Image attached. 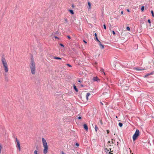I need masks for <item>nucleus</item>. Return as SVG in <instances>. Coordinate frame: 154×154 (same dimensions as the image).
<instances>
[{
    "label": "nucleus",
    "instance_id": "1",
    "mask_svg": "<svg viewBox=\"0 0 154 154\" xmlns=\"http://www.w3.org/2000/svg\"><path fill=\"white\" fill-rule=\"evenodd\" d=\"M30 70L33 75L35 74L36 72V67L35 63L33 59H31L29 64Z\"/></svg>",
    "mask_w": 154,
    "mask_h": 154
},
{
    "label": "nucleus",
    "instance_id": "2",
    "mask_svg": "<svg viewBox=\"0 0 154 154\" xmlns=\"http://www.w3.org/2000/svg\"><path fill=\"white\" fill-rule=\"evenodd\" d=\"M2 62L5 72L6 73L8 71V68L7 62L5 58H2Z\"/></svg>",
    "mask_w": 154,
    "mask_h": 154
},
{
    "label": "nucleus",
    "instance_id": "3",
    "mask_svg": "<svg viewBox=\"0 0 154 154\" xmlns=\"http://www.w3.org/2000/svg\"><path fill=\"white\" fill-rule=\"evenodd\" d=\"M42 142L44 149L43 150V152L44 154H46L48 152V146L46 140L44 138H42Z\"/></svg>",
    "mask_w": 154,
    "mask_h": 154
},
{
    "label": "nucleus",
    "instance_id": "4",
    "mask_svg": "<svg viewBox=\"0 0 154 154\" xmlns=\"http://www.w3.org/2000/svg\"><path fill=\"white\" fill-rule=\"evenodd\" d=\"M139 131L138 129L136 130L133 136V139L135 141L139 135Z\"/></svg>",
    "mask_w": 154,
    "mask_h": 154
},
{
    "label": "nucleus",
    "instance_id": "5",
    "mask_svg": "<svg viewBox=\"0 0 154 154\" xmlns=\"http://www.w3.org/2000/svg\"><path fill=\"white\" fill-rule=\"evenodd\" d=\"M16 140L17 142V146L18 147V149L19 151H20V145L19 141L17 139V138H16Z\"/></svg>",
    "mask_w": 154,
    "mask_h": 154
},
{
    "label": "nucleus",
    "instance_id": "6",
    "mask_svg": "<svg viewBox=\"0 0 154 154\" xmlns=\"http://www.w3.org/2000/svg\"><path fill=\"white\" fill-rule=\"evenodd\" d=\"M93 80L94 82L97 81L98 82L100 81V79L97 77H94Z\"/></svg>",
    "mask_w": 154,
    "mask_h": 154
},
{
    "label": "nucleus",
    "instance_id": "7",
    "mask_svg": "<svg viewBox=\"0 0 154 154\" xmlns=\"http://www.w3.org/2000/svg\"><path fill=\"white\" fill-rule=\"evenodd\" d=\"M99 45L100 46V48L102 49H103L104 48V46L103 45L101 44L100 42H99Z\"/></svg>",
    "mask_w": 154,
    "mask_h": 154
},
{
    "label": "nucleus",
    "instance_id": "8",
    "mask_svg": "<svg viewBox=\"0 0 154 154\" xmlns=\"http://www.w3.org/2000/svg\"><path fill=\"white\" fill-rule=\"evenodd\" d=\"M154 74V72H151L150 73H148L147 74H146L145 76V77H147V76H148L149 75H153V74Z\"/></svg>",
    "mask_w": 154,
    "mask_h": 154
},
{
    "label": "nucleus",
    "instance_id": "9",
    "mask_svg": "<svg viewBox=\"0 0 154 154\" xmlns=\"http://www.w3.org/2000/svg\"><path fill=\"white\" fill-rule=\"evenodd\" d=\"M135 69L138 71H142L144 70L142 68H135Z\"/></svg>",
    "mask_w": 154,
    "mask_h": 154
},
{
    "label": "nucleus",
    "instance_id": "10",
    "mask_svg": "<svg viewBox=\"0 0 154 154\" xmlns=\"http://www.w3.org/2000/svg\"><path fill=\"white\" fill-rule=\"evenodd\" d=\"M84 128H85V129L86 130V131H88V127L87 126V125L85 124H84Z\"/></svg>",
    "mask_w": 154,
    "mask_h": 154
},
{
    "label": "nucleus",
    "instance_id": "11",
    "mask_svg": "<svg viewBox=\"0 0 154 154\" xmlns=\"http://www.w3.org/2000/svg\"><path fill=\"white\" fill-rule=\"evenodd\" d=\"M60 45L63 48H61V49H60L62 51V50H64V45L61 44V43H60Z\"/></svg>",
    "mask_w": 154,
    "mask_h": 154
},
{
    "label": "nucleus",
    "instance_id": "12",
    "mask_svg": "<svg viewBox=\"0 0 154 154\" xmlns=\"http://www.w3.org/2000/svg\"><path fill=\"white\" fill-rule=\"evenodd\" d=\"M91 3L89 2H88V5L89 7L88 9H91Z\"/></svg>",
    "mask_w": 154,
    "mask_h": 154
},
{
    "label": "nucleus",
    "instance_id": "13",
    "mask_svg": "<svg viewBox=\"0 0 154 154\" xmlns=\"http://www.w3.org/2000/svg\"><path fill=\"white\" fill-rule=\"evenodd\" d=\"M100 71L101 72L103 73L104 75H105V73L104 71V69L103 68H101L100 69Z\"/></svg>",
    "mask_w": 154,
    "mask_h": 154
},
{
    "label": "nucleus",
    "instance_id": "14",
    "mask_svg": "<svg viewBox=\"0 0 154 154\" xmlns=\"http://www.w3.org/2000/svg\"><path fill=\"white\" fill-rule=\"evenodd\" d=\"M74 88L76 92H78V90L75 85H74Z\"/></svg>",
    "mask_w": 154,
    "mask_h": 154
},
{
    "label": "nucleus",
    "instance_id": "15",
    "mask_svg": "<svg viewBox=\"0 0 154 154\" xmlns=\"http://www.w3.org/2000/svg\"><path fill=\"white\" fill-rule=\"evenodd\" d=\"M69 11L70 12V13H71V14H74V12H73V10H69Z\"/></svg>",
    "mask_w": 154,
    "mask_h": 154
},
{
    "label": "nucleus",
    "instance_id": "16",
    "mask_svg": "<svg viewBox=\"0 0 154 154\" xmlns=\"http://www.w3.org/2000/svg\"><path fill=\"white\" fill-rule=\"evenodd\" d=\"M0 56L2 57V58H4V57H5V55H4V54L3 53L1 54Z\"/></svg>",
    "mask_w": 154,
    "mask_h": 154
},
{
    "label": "nucleus",
    "instance_id": "17",
    "mask_svg": "<svg viewBox=\"0 0 154 154\" xmlns=\"http://www.w3.org/2000/svg\"><path fill=\"white\" fill-rule=\"evenodd\" d=\"M95 131L97 132V130L98 127L96 125L95 126Z\"/></svg>",
    "mask_w": 154,
    "mask_h": 154
},
{
    "label": "nucleus",
    "instance_id": "18",
    "mask_svg": "<svg viewBox=\"0 0 154 154\" xmlns=\"http://www.w3.org/2000/svg\"><path fill=\"white\" fill-rule=\"evenodd\" d=\"M119 126L120 127H122V126L123 125L122 124V123H120V122L119 123Z\"/></svg>",
    "mask_w": 154,
    "mask_h": 154
},
{
    "label": "nucleus",
    "instance_id": "19",
    "mask_svg": "<svg viewBox=\"0 0 154 154\" xmlns=\"http://www.w3.org/2000/svg\"><path fill=\"white\" fill-rule=\"evenodd\" d=\"M151 13H152V16L153 17H154V13H153V11L152 10H151Z\"/></svg>",
    "mask_w": 154,
    "mask_h": 154
},
{
    "label": "nucleus",
    "instance_id": "20",
    "mask_svg": "<svg viewBox=\"0 0 154 154\" xmlns=\"http://www.w3.org/2000/svg\"><path fill=\"white\" fill-rule=\"evenodd\" d=\"M126 29L128 31H130V28L129 26H127L126 27Z\"/></svg>",
    "mask_w": 154,
    "mask_h": 154
},
{
    "label": "nucleus",
    "instance_id": "21",
    "mask_svg": "<svg viewBox=\"0 0 154 154\" xmlns=\"http://www.w3.org/2000/svg\"><path fill=\"white\" fill-rule=\"evenodd\" d=\"M95 40H96L98 42H100V41L98 40V38H97V37H96V38H95Z\"/></svg>",
    "mask_w": 154,
    "mask_h": 154
},
{
    "label": "nucleus",
    "instance_id": "22",
    "mask_svg": "<svg viewBox=\"0 0 154 154\" xmlns=\"http://www.w3.org/2000/svg\"><path fill=\"white\" fill-rule=\"evenodd\" d=\"M91 94L90 93H88L87 94L86 96L89 97V96Z\"/></svg>",
    "mask_w": 154,
    "mask_h": 154
},
{
    "label": "nucleus",
    "instance_id": "23",
    "mask_svg": "<svg viewBox=\"0 0 154 154\" xmlns=\"http://www.w3.org/2000/svg\"><path fill=\"white\" fill-rule=\"evenodd\" d=\"M34 154H38V151H37V150H35L34 151Z\"/></svg>",
    "mask_w": 154,
    "mask_h": 154
},
{
    "label": "nucleus",
    "instance_id": "24",
    "mask_svg": "<svg viewBox=\"0 0 154 154\" xmlns=\"http://www.w3.org/2000/svg\"><path fill=\"white\" fill-rule=\"evenodd\" d=\"M144 10V6H143L142 7H141V10L142 11H143Z\"/></svg>",
    "mask_w": 154,
    "mask_h": 154
},
{
    "label": "nucleus",
    "instance_id": "25",
    "mask_svg": "<svg viewBox=\"0 0 154 154\" xmlns=\"http://www.w3.org/2000/svg\"><path fill=\"white\" fill-rule=\"evenodd\" d=\"M103 26L104 29H106V25L105 24H104Z\"/></svg>",
    "mask_w": 154,
    "mask_h": 154
},
{
    "label": "nucleus",
    "instance_id": "26",
    "mask_svg": "<svg viewBox=\"0 0 154 154\" xmlns=\"http://www.w3.org/2000/svg\"><path fill=\"white\" fill-rule=\"evenodd\" d=\"M112 33H113V34L114 35H115L116 33H115V31H112Z\"/></svg>",
    "mask_w": 154,
    "mask_h": 154
},
{
    "label": "nucleus",
    "instance_id": "27",
    "mask_svg": "<svg viewBox=\"0 0 154 154\" xmlns=\"http://www.w3.org/2000/svg\"><path fill=\"white\" fill-rule=\"evenodd\" d=\"M79 145V144L78 143H77L75 144V146H78Z\"/></svg>",
    "mask_w": 154,
    "mask_h": 154
},
{
    "label": "nucleus",
    "instance_id": "28",
    "mask_svg": "<svg viewBox=\"0 0 154 154\" xmlns=\"http://www.w3.org/2000/svg\"><path fill=\"white\" fill-rule=\"evenodd\" d=\"M77 118L79 119H82V117L81 116H79Z\"/></svg>",
    "mask_w": 154,
    "mask_h": 154
},
{
    "label": "nucleus",
    "instance_id": "29",
    "mask_svg": "<svg viewBox=\"0 0 154 154\" xmlns=\"http://www.w3.org/2000/svg\"><path fill=\"white\" fill-rule=\"evenodd\" d=\"M148 22L149 23H151V21H150V20H149V19L148 20Z\"/></svg>",
    "mask_w": 154,
    "mask_h": 154
},
{
    "label": "nucleus",
    "instance_id": "30",
    "mask_svg": "<svg viewBox=\"0 0 154 154\" xmlns=\"http://www.w3.org/2000/svg\"><path fill=\"white\" fill-rule=\"evenodd\" d=\"M94 35H95V38H96V37H97V34L96 33H95L94 34Z\"/></svg>",
    "mask_w": 154,
    "mask_h": 154
},
{
    "label": "nucleus",
    "instance_id": "31",
    "mask_svg": "<svg viewBox=\"0 0 154 154\" xmlns=\"http://www.w3.org/2000/svg\"><path fill=\"white\" fill-rule=\"evenodd\" d=\"M54 37L55 38L59 39L57 37V36H54Z\"/></svg>",
    "mask_w": 154,
    "mask_h": 154
},
{
    "label": "nucleus",
    "instance_id": "32",
    "mask_svg": "<svg viewBox=\"0 0 154 154\" xmlns=\"http://www.w3.org/2000/svg\"><path fill=\"white\" fill-rule=\"evenodd\" d=\"M68 66H69V67H71V66L70 65L68 64Z\"/></svg>",
    "mask_w": 154,
    "mask_h": 154
},
{
    "label": "nucleus",
    "instance_id": "33",
    "mask_svg": "<svg viewBox=\"0 0 154 154\" xmlns=\"http://www.w3.org/2000/svg\"><path fill=\"white\" fill-rule=\"evenodd\" d=\"M86 99H87V100H88V97H87V96H86Z\"/></svg>",
    "mask_w": 154,
    "mask_h": 154
},
{
    "label": "nucleus",
    "instance_id": "34",
    "mask_svg": "<svg viewBox=\"0 0 154 154\" xmlns=\"http://www.w3.org/2000/svg\"><path fill=\"white\" fill-rule=\"evenodd\" d=\"M114 141L115 140H112V143H114Z\"/></svg>",
    "mask_w": 154,
    "mask_h": 154
},
{
    "label": "nucleus",
    "instance_id": "35",
    "mask_svg": "<svg viewBox=\"0 0 154 154\" xmlns=\"http://www.w3.org/2000/svg\"><path fill=\"white\" fill-rule=\"evenodd\" d=\"M83 42L85 43V44H87V42L85 40H83Z\"/></svg>",
    "mask_w": 154,
    "mask_h": 154
},
{
    "label": "nucleus",
    "instance_id": "36",
    "mask_svg": "<svg viewBox=\"0 0 154 154\" xmlns=\"http://www.w3.org/2000/svg\"><path fill=\"white\" fill-rule=\"evenodd\" d=\"M127 12H130V11H129V9H127Z\"/></svg>",
    "mask_w": 154,
    "mask_h": 154
},
{
    "label": "nucleus",
    "instance_id": "37",
    "mask_svg": "<svg viewBox=\"0 0 154 154\" xmlns=\"http://www.w3.org/2000/svg\"><path fill=\"white\" fill-rule=\"evenodd\" d=\"M68 39H70V37L69 36H68Z\"/></svg>",
    "mask_w": 154,
    "mask_h": 154
},
{
    "label": "nucleus",
    "instance_id": "38",
    "mask_svg": "<svg viewBox=\"0 0 154 154\" xmlns=\"http://www.w3.org/2000/svg\"><path fill=\"white\" fill-rule=\"evenodd\" d=\"M78 81L79 82H82V81L80 80H79Z\"/></svg>",
    "mask_w": 154,
    "mask_h": 154
},
{
    "label": "nucleus",
    "instance_id": "39",
    "mask_svg": "<svg viewBox=\"0 0 154 154\" xmlns=\"http://www.w3.org/2000/svg\"><path fill=\"white\" fill-rule=\"evenodd\" d=\"M81 85L82 87H83V85L81 84V85Z\"/></svg>",
    "mask_w": 154,
    "mask_h": 154
},
{
    "label": "nucleus",
    "instance_id": "40",
    "mask_svg": "<svg viewBox=\"0 0 154 154\" xmlns=\"http://www.w3.org/2000/svg\"><path fill=\"white\" fill-rule=\"evenodd\" d=\"M54 58H60V57H54Z\"/></svg>",
    "mask_w": 154,
    "mask_h": 154
},
{
    "label": "nucleus",
    "instance_id": "41",
    "mask_svg": "<svg viewBox=\"0 0 154 154\" xmlns=\"http://www.w3.org/2000/svg\"><path fill=\"white\" fill-rule=\"evenodd\" d=\"M62 154H65L64 153L63 151L62 152Z\"/></svg>",
    "mask_w": 154,
    "mask_h": 154
},
{
    "label": "nucleus",
    "instance_id": "42",
    "mask_svg": "<svg viewBox=\"0 0 154 154\" xmlns=\"http://www.w3.org/2000/svg\"><path fill=\"white\" fill-rule=\"evenodd\" d=\"M55 59H61L62 58H55Z\"/></svg>",
    "mask_w": 154,
    "mask_h": 154
},
{
    "label": "nucleus",
    "instance_id": "43",
    "mask_svg": "<svg viewBox=\"0 0 154 154\" xmlns=\"http://www.w3.org/2000/svg\"><path fill=\"white\" fill-rule=\"evenodd\" d=\"M100 103H101V104L102 105H103V103L102 102H100Z\"/></svg>",
    "mask_w": 154,
    "mask_h": 154
},
{
    "label": "nucleus",
    "instance_id": "44",
    "mask_svg": "<svg viewBox=\"0 0 154 154\" xmlns=\"http://www.w3.org/2000/svg\"><path fill=\"white\" fill-rule=\"evenodd\" d=\"M121 14H123V12L122 11L121 12Z\"/></svg>",
    "mask_w": 154,
    "mask_h": 154
},
{
    "label": "nucleus",
    "instance_id": "45",
    "mask_svg": "<svg viewBox=\"0 0 154 154\" xmlns=\"http://www.w3.org/2000/svg\"><path fill=\"white\" fill-rule=\"evenodd\" d=\"M109 154H112V153H111L110 152H109Z\"/></svg>",
    "mask_w": 154,
    "mask_h": 154
},
{
    "label": "nucleus",
    "instance_id": "46",
    "mask_svg": "<svg viewBox=\"0 0 154 154\" xmlns=\"http://www.w3.org/2000/svg\"><path fill=\"white\" fill-rule=\"evenodd\" d=\"M107 133H109V131H108V130H107Z\"/></svg>",
    "mask_w": 154,
    "mask_h": 154
},
{
    "label": "nucleus",
    "instance_id": "47",
    "mask_svg": "<svg viewBox=\"0 0 154 154\" xmlns=\"http://www.w3.org/2000/svg\"><path fill=\"white\" fill-rule=\"evenodd\" d=\"M116 118H118V117L117 116H116Z\"/></svg>",
    "mask_w": 154,
    "mask_h": 154
},
{
    "label": "nucleus",
    "instance_id": "48",
    "mask_svg": "<svg viewBox=\"0 0 154 154\" xmlns=\"http://www.w3.org/2000/svg\"><path fill=\"white\" fill-rule=\"evenodd\" d=\"M72 7H74V6H73V5H72Z\"/></svg>",
    "mask_w": 154,
    "mask_h": 154
},
{
    "label": "nucleus",
    "instance_id": "49",
    "mask_svg": "<svg viewBox=\"0 0 154 154\" xmlns=\"http://www.w3.org/2000/svg\"><path fill=\"white\" fill-rule=\"evenodd\" d=\"M65 20L66 21V19H65Z\"/></svg>",
    "mask_w": 154,
    "mask_h": 154
}]
</instances>
